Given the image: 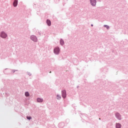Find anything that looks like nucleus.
Here are the masks:
<instances>
[{"instance_id": "412c9836", "label": "nucleus", "mask_w": 128, "mask_h": 128, "mask_svg": "<svg viewBox=\"0 0 128 128\" xmlns=\"http://www.w3.org/2000/svg\"><path fill=\"white\" fill-rule=\"evenodd\" d=\"M50 74H52V71H50Z\"/></svg>"}, {"instance_id": "20e7f679", "label": "nucleus", "mask_w": 128, "mask_h": 128, "mask_svg": "<svg viewBox=\"0 0 128 128\" xmlns=\"http://www.w3.org/2000/svg\"><path fill=\"white\" fill-rule=\"evenodd\" d=\"M90 4L92 6H96V0H90Z\"/></svg>"}, {"instance_id": "5701e85b", "label": "nucleus", "mask_w": 128, "mask_h": 128, "mask_svg": "<svg viewBox=\"0 0 128 128\" xmlns=\"http://www.w3.org/2000/svg\"><path fill=\"white\" fill-rule=\"evenodd\" d=\"M99 120H100V118H99Z\"/></svg>"}, {"instance_id": "4be33fe9", "label": "nucleus", "mask_w": 128, "mask_h": 128, "mask_svg": "<svg viewBox=\"0 0 128 128\" xmlns=\"http://www.w3.org/2000/svg\"><path fill=\"white\" fill-rule=\"evenodd\" d=\"M16 70V72H18V70Z\"/></svg>"}, {"instance_id": "f03ea898", "label": "nucleus", "mask_w": 128, "mask_h": 128, "mask_svg": "<svg viewBox=\"0 0 128 128\" xmlns=\"http://www.w3.org/2000/svg\"><path fill=\"white\" fill-rule=\"evenodd\" d=\"M0 36L2 38H8V34L4 31H2L0 32Z\"/></svg>"}, {"instance_id": "f3484780", "label": "nucleus", "mask_w": 128, "mask_h": 128, "mask_svg": "<svg viewBox=\"0 0 128 128\" xmlns=\"http://www.w3.org/2000/svg\"><path fill=\"white\" fill-rule=\"evenodd\" d=\"M28 76H32V74L30 72H28Z\"/></svg>"}, {"instance_id": "6e6552de", "label": "nucleus", "mask_w": 128, "mask_h": 128, "mask_svg": "<svg viewBox=\"0 0 128 128\" xmlns=\"http://www.w3.org/2000/svg\"><path fill=\"white\" fill-rule=\"evenodd\" d=\"M116 128H122V124L120 123H116Z\"/></svg>"}, {"instance_id": "9d476101", "label": "nucleus", "mask_w": 128, "mask_h": 128, "mask_svg": "<svg viewBox=\"0 0 128 128\" xmlns=\"http://www.w3.org/2000/svg\"><path fill=\"white\" fill-rule=\"evenodd\" d=\"M44 102V99L42 98H37V102Z\"/></svg>"}, {"instance_id": "1a4fd4ad", "label": "nucleus", "mask_w": 128, "mask_h": 128, "mask_svg": "<svg viewBox=\"0 0 128 128\" xmlns=\"http://www.w3.org/2000/svg\"><path fill=\"white\" fill-rule=\"evenodd\" d=\"M46 24L48 26H52V22H50V20H46Z\"/></svg>"}, {"instance_id": "423d86ee", "label": "nucleus", "mask_w": 128, "mask_h": 128, "mask_svg": "<svg viewBox=\"0 0 128 128\" xmlns=\"http://www.w3.org/2000/svg\"><path fill=\"white\" fill-rule=\"evenodd\" d=\"M62 98H66V90H62Z\"/></svg>"}, {"instance_id": "f257e3e1", "label": "nucleus", "mask_w": 128, "mask_h": 128, "mask_svg": "<svg viewBox=\"0 0 128 128\" xmlns=\"http://www.w3.org/2000/svg\"><path fill=\"white\" fill-rule=\"evenodd\" d=\"M54 52L55 54L58 56V54H60V47H56L54 50Z\"/></svg>"}, {"instance_id": "b1692460", "label": "nucleus", "mask_w": 128, "mask_h": 128, "mask_svg": "<svg viewBox=\"0 0 128 128\" xmlns=\"http://www.w3.org/2000/svg\"><path fill=\"white\" fill-rule=\"evenodd\" d=\"M78 88V86H77V88Z\"/></svg>"}, {"instance_id": "39448f33", "label": "nucleus", "mask_w": 128, "mask_h": 128, "mask_svg": "<svg viewBox=\"0 0 128 128\" xmlns=\"http://www.w3.org/2000/svg\"><path fill=\"white\" fill-rule=\"evenodd\" d=\"M115 116L117 120H122V115H120V114L119 112H116L115 114Z\"/></svg>"}, {"instance_id": "a211bd4d", "label": "nucleus", "mask_w": 128, "mask_h": 128, "mask_svg": "<svg viewBox=\"0 0 128 128\" xmlns=\"http://www.w3.org/2000/svg\"><path fill=\"white\" fill-rule=\"evenodd\" d=\"M12 72H13V74H14V72H16V70H12Z\"/></svg>"}, {"instance_id": "4468645a", "label": "nucleus", "mask_w": 128, "mask_h": 128, "mask_svg": "<svg viewBox=\"0 0 128 128\" xmlns=\"http://www.w3.org/2000/svg\"><path fill=\"white\" fill-rule=\"evenodd\" d=\"M24 94L25 96H30V93L28 92H26Z\"/></svg>"}, {"instance_id": "ddd939ff", "label": "nucleus", "mask_w": 128, "mask_h": 128, "mask_svg": "<svg viewBox=\"0 0 128 128\" xmlns=\"http://www.w3.org/2000/svg\"><path fill=\"white\" fill-rule=\"evenodd\" d=\"M56 96H57L56 99L58 100H60L62 99V96H60V95L57 94Z\"/></svg>"}, {"instance_id": "7ed1b4c3", "label": "nucleus", "mask_w": 128, "mask_h": 128, "mask_svg": "<svg viewBox=\"0 0 128 128\" xmlns=\"http://www.w3.org/2000/svg\"><path fill=\"white\" fill-rule=\"evenodd\" d=\"M30 39L31 40H32V42H38V37L34 35H32L30 36Z\"/></svg>"}, {"instance_id": "aec40b11", "label": "nucleus", "mask_w": 128, "mask_h": 128, "mask_svg": "<svg viewBox=\"0 0 128 128\" xmlns=\"http://www.w3.org/2000/svg\"><path fill=\"white\" fill-rule=\"evenodd\" d=\"M91 26H94V24H92Z\"/></svg>"}, {"instance_id": "f8f14e48", "label": "nucleus", "mask_w": 128, "mask_h": 128, "mask_svg": "<svg viewBox=\"0 0 128 128\" xmlns=\"http://www.w3.org/2000/svg\"><path fill=\"white\" fill-rule=\"evenodd\" d=\"M58 126L60 128H64V123H60L58 124Z\"/></svg>"}, {"instance_id": "2eb2a0df", "label": "nucleus", "mask_w": 128, "mask_h": 128, "mask_svg": "<svg viewBox=\"0 0 128 128\" xmlns=\"http://www.w3.org/2000/svg\"><path fill=\"white\" fill-rule=\"evenodd\" d=\"M104 28H107L108 30H110V26L108 25H104Z\"/></svg>"}, {"instance_id": "6ab92c4d", "label": "nucleus", "mask_w": 128, "mask_h": 128, "mask_svg": "<svg viewBox=\"0 0 128 128\" xmlns=\"http://www.w3.org/2000/svg\"><path fill=\"white\" fill-rule=\"evenodd\" d=\"M38 34H39L40 36H41L42 34H40V32H39Z\"/></svg>"}, {"instance_id": "0eeeda50", "label": "nucleus", "mask_w": 128, "mask_h": 128, "mask_svg": "<svg viewBox=\"0 0 128 128\" xmlns=\"http://www.w3.org/2000/svg\"><path fill=\"white\" fill-rule=\"evenodd\" d=\"M18 0H14V2H13V6L14 8H16V6H18Z\"/></svg>"}, {"instance_id": "dca6fc26", "label": "nucleus", "mask_w": 128, "mask_h": 128, "mask_svg": "<svg viewBox=\"0 0 128 128\" xmlns=\"http://www.w3.org/2000/svg\"><path fill=\"white\" fill-rule=\"evenodd\" d=\"M26 118H27V120H32V117L27 116Z\"/></svg>"}, {"instance_id": "9b49d317", "label": "nucleus", "mask_w": 128, "mask_h": 128, "mask_svg": "<svg viewBox=\"0 0 128 128\" xmlns=\"http://www.w3.org/2000/svg\"><path fill=\"white\" fill-rule=\"evenodd\" d=\"M60 44L62 46H64V40L62 38L60 40Z\"/></svg>"}]
</instances>
